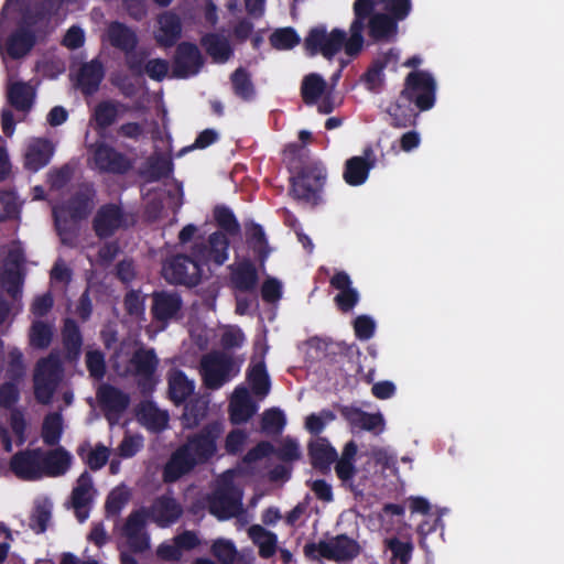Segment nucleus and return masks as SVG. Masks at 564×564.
Segmentation results:
<instances>
[{"mask_svg": "<svg viewBox=\"0 0 564 564\" xmlns=\"http://www.w3.org/2000/svg\"><path fill=\"white\" fill-rule=\"evenodd\" d=\"M371 9L370 0H356L354 3L355 19L349 26L348 34L339 29L327 31L325 28H315L305 39V50L311 55L319 53L328 59L341 50L348 56L357 55L364 45V20Z\"/></svg>", "mask_w": 564, "mask_h": 564, "instance_id": "f257e3e1", "label": "nucleus"}, {"mask_svg": "<svg viewBox=\"0 0 564 564\" xmlns=\"http://www.w3.org/2000/svg\"><path fill=\"white\" fill-rule=\"evenodd\" d=\"M223 432L220 423L208 425L202 433L196 434L178 447L166 463L163 470L165 482H174L189 473L196 465L212 458L217 449L216 440Z\"/></svg>", "mask_w": 564, "mask_h": 564, "instance_id": "f03ea898", "label": "nucleus"}, {"mask_svg": "<svg viewBox=\"0 0 564 564\" xmlns=\"http://www.w3.org/2000/svg\"><path fill=\"white\" fill-rule=\"evenodd\" d=\"M241 470H227L217 481L209 502L210 512L220 520L238 514L241 510V489L237 482Z\"/></svg>", "mask_w": 564, "mask_h": 564, "instance_id": "7ed1b4c3", "label": "nucleus"}, {"mask_svg": "<svg viewBox=\"0 0 564 564\" xmlns=\"http://www.w3.org/2000/svg\"><path fill=\"white\" fill-rule=\"evenodd\" d=\"M158 365L153 350H144L137 344H122L113 357V367L118 375L150 377Z\"/></svg>", "mask_w": 564, "mask_h": 564, "instance_id": "20e7f679", "label": "nucleus"}, {"mask_svg": "<svg viewBox=\"0 0 564 564\" xmlns=\"http://www.w3.org/2000/svg\"><path fill=\"white\" fill-rule=\"evenodd\" d=\"M307 557H325L336 562L351 561L360 553L358 542L345 534L336 535L318 543H310L304 546Z\"/></svg>", "mask_w": 564, "mask_h": 564, "instance_id": "39448f33", "label": "nucleus"}, {"mask_svg": "<svg viewBox=\"0 0 564 564\" xmlns=\"http://www.w3.org/2000/svg\"><path fill=\"white\" fill-rule=\"evenodd\" d=\"M93 207L90 194L77 197L69 206L55 207L53 215L61 240L72 243L77 220L86 217Z\"/></svg>", "mask_w": 564, "mask_h": 564, "instance_id": "423d86ee", "label": "nucleus"}, {"mask_svg": "<svg viewBox=\"0 0 564 564\" xmlns=\"http://www.w3.org/2000/svg\"><path fill=\"white\" fill-rule=\"evenodd\" d=\"M239 370L240 364H236L226 354H209L200 362V373L206 387L209 389L220 388L225 382L234 378Z\"/></svg>", "mask_w": 564, "mask_h": 564, "instance_id": "0eeeda50", "label": "nucleus"}, {"mask_svg": "<svg viewBox=\"0 0 564 564\" xmlns=\"http://www.w3.org/2000/svg\"><path fill=\"white\" fill-rule=\"evenodd\" d=\"M23 253L20 245L0 248V283L13 297L21 292Z\"/></svg>", "mask_w": 564, "mask_h": 564, "instance_id": "6e6552de", "label": "nucleus"}, {"mask_svg": "<svg viewBox=\"0 0 564 564\" xmlns=\"http://www.w3.org/2000/svg\"><path fill=\"white\" fill-rule=\"evenodd\" d=\"M61 365L57 357L51 356L37 362L34 372V394L39 402L47 404L61 380Z\"/></svg>", "mask_w": 564, "mask_h": 564, "instance_id": "1a4fd4ad", "label": "nucleus"}, {"mask_svg": "<svg viewBox=\"0 0 564 564\" xmlns=\"http://www.w3.org/2000/svg\"><path fill=\"white\" fill-rule=\"evenodd\" d=\"M162 272L171 283L194 285L205 274L206 268L194 256H177L164 263Z\"/></svg>", "mask_w": 564, "mask_h": 564, "instance_id": "9d476101", "label": "nucleus"}, {"mask_svg": "<svg viewBox=\"0 0 564 564\" xmlns=\"http://www.w3.org/2000/svg\"><path fill=\"white\" fill-rule=\"evenodd\" d=\"M403 94L415 102L421 110L433 107L435 98V82L425 72H414L406 77Z\"/></svg>", "mask_w": 564, "mask_h": 564, "instance_id": "9b49d317", "label": "nucleus"}, {"mask_svg": "<svg viewBox=\"0 0 564 564\" xmlns=\"http://www.w3.org/2000/svg\"><path fill=\"white\" fill-rule=\"evenodd\" d=\"M229 240L224 231L212 234L206 243L195 245L192 256L199 259L205 268L209 263L221 265L228 259Z\"/></svg>", "mask_w": 564, "mask_h": 564, "instance_id": "f8f14e48", "label": "nucleus"}, {"mask_svg": "<svg viewBox=\"0 0 564 564\" xmlns=\"http://www.w3.org/2000/svg\"><path fill=\"white\" fill-rule=\"evenodd\" d=\"M302 96L307 105L316 104L321 113H329L336 106L326 82L317 74H310L304 78Z\"/></svg>", "mask_w": 564, "mask_h": 564, "instance_id": "ddd939ff", "label": "nucleus"}, {"mask_svg": "<svg viewBox=\"0 0 564 564\" xmlns=\"http://www.w3.org/2000/svg\"><path fill=\"white\" fill-rule=\"evenodd\" d=\"M268 347L264 338H259L254 344V356L251 359L248 379L256 395L263 399L270 391V380L265 370L264 355Z\"/></svg>", "mask_w": 564, "mask_h": 564, "instance_id": "4468645a", "label": "nucleus"}, {"mask_svg": "<svg viewBox=\"0 0 564 564\" xmlns=\"http://www.w3.org/2000/svg\"><path fill=\"white\" fill-rule=\"evenodd\" d=\"M96 492L91 476L87 471H84L77 478L70 497L72 507L79 522H84L88 519L89 506Z\"/></svg>", "mask_w": 564, "mask_h": 564, "instance_id": "2eb2a0df", "label": "nucleus"}, {"mask_svg": "<svg viewBox=\"0 0 564 564\" xmlns=\"http://www.w3.org/2000/svg\"><path fill=\"white\" fill-rule=\"evenodd\" d=\"M54 153V145L44 138H31L25 142L23 165L31 172H37L48 164Z\"/></svg>", "mask_w": 564, "mask_h": 564, "instance_id": "dca6fc26", "label": "nucleus"}, {"mask_svg": "<svg viewBox=\"0 0 564 564\" xmlns=\"http://www.w3.org/2000/svg\"><path fill=\"white\" fill-rule=\"evenodd\" d=\"M147 513L144 510L132 512L122 528V535L134 552H142L150 546L149 535L145 532Z\"/></svg>", "mask_w": 564, "mask_h": 564, "instance_id": "f3484780", "label": "nucleus"}, {"mask_svg": "<svg viewBox=\"0 0 564 564\" xmlns=\"http://www.w3.org/2000/svg\"><path fill=\"white\" fill-rule=\"evenodd\" d=\"M372 3V9L370 13L365 18L364 23L368 20V33L371 39L375 41H384L389 42L395 39L398 34V24L397 22L400 19H397L393 12V18H390L386 13L373 12L375 3L377 0H370Z\"/></svg>", "mask_w": 564, "mask_h": 564, "instance_id": "a211bd4d", "label": "nucleus"}, {"mask_svg": "<svg viewBox=\"0 0 564 564\" xmlns=\"http://www.w3.org/2000/svg\"><path fill=\"white\" fill-rule=\"evenodd\" d=\"M11 469L22 479L33 480L44 477L41 449L26 451L13 456Z\"/></svg>", "mask_w": 564, "mask_h": 564, "instance_id": "6ab92c4d", "label": "nucleus"}, {"mask_svg": "<svg viewBox=\"0 0 564 564\" xmlns=\"http://www.w3.org/2000/svg\"><path fill=\"white\" fill-rule=\"evenodd\" d=\"M182 301L176 293L161 292L153 295L152 313L156 322L161 323V329L167 322L178 318Z\"/></svg>", "mask_w": 564, "mask_h": 564, "instance_id": "aec40b11", "label": "nucleus"}, {"mask_svg": "<svg viewBox=\"0 0 564 564\" xmlns=\"http://www.w3.org/2000/svg\"><path fill=\"white\" fill-rule=\"evenodd\" d=\"M376 159L373 151L367 149L361 156H354L346 162L344 172L345 181L351 186L364 184L369 175V171L375 166Z\"/></svg>", "mask_w": 564, "mask_h": 564, "instance_id": "412c9836", "label": "nucleus"}, {"mask_svg": "<svg viewBox=\"0 0 564 564\" xmlns=\"http://www.w3.org/2000/svg\"><path fill=\"white\" fill-rule=\"evenodd\" d=\"M90 156L97 169L110 172H123L129 167V162L110 147L96 143L90 147Z\"/></svg>", "mask_w": 564, "mask_h": 564, "instance_id": "4be33fe9", "label": "nucleus"}, {"mask_svg": "<svg viewBox=\"0 0 564 564\" xmlns=\"http://www.w3.org/2000/svg\"><path fill=\"white\" fill-rule=\"evenodd\" d=\"M202 56L198 48L189 43H182L177 47L174 74L177 77H188L198 73L202 66Z\"/></svg>", "mask_w": 564, "mask_h": 564, "instance_id": "5701e85b", "label": "nucleus"}, {"mask_svg": "<svg viewBox=\"0 0 564 564\" xmlns=\"http://www.w3.org/2000/svg\"><path fill=\"white\" fill-rule=\"evenodd\" d=\"M258 410L249 392L243 387H237L230 398V420L235 424L247 422Z\"/></svg>", "mask_w": 564, "mask_h": 564, "instance_id": "b1692460", "label": "nucleus"}, {"mask_svg": "<svg viewBox=\"0 0 564 564\" xmlns=\"http://www.w3.org/2000/svg\"><path fill=\"white\" fill-rule=\"evenodd\" d=\"M72 455L63 447L52 451H41V463L44 476L57 477L64 475L72 465Z\"/></svg>", "mask_w": 564, "mask_h": 564, "instance_id": "393cba45", "label": "nucleus"}, {"mask_svg": "<svg viewBox=\"0 0 564 564\" xmlns=\"http://www.w3.org/2000/svg\"><path fill=\"white\" fill-rule=\"evenodd\" d=\"M124 225L120 208L107 205L100 208L95 217L94 227L98 236L108 237Z\"/></svg>", "mask_w": 564, "mask_h": 564, "instance_id": "a878e982", "label": "nucleus"}, {"mask_svg": "<svg viewBox=\"0 0 564 564\" xmlns=\"http://www.w3.org/2000/svg\"><path fill=\"white\" fill-rule=\"evenodd\" d=\"M343 415L354 429H361L376 434L384 430L386 423L381 413L370 414L356 408H345Z\"/></svg>", "mask_w": 564, "mask_h": 564, "instance_id": "bb28decb", "label": "nucleus"}, {"mask_svg": "<svg viewBox=\"0 0 564 564\" xmlns=\"http://www.w3.org/2000/svg\"><path fill=\"white\" fill-rule=\"evenodd\" d=\"M182 25L178 17L172 12H164L158 18L154 39L162 46H172L180 37Z\"/></svg>", "mask_w": 564, "mask_h": 564, "instance_id": "cd10ccee", "label": "nucleus"}, {"mask_svg": "<svg viewBox=\"0 0 564 564\" xmlns=\"http://www.w3.org/2000/svg\"><path fill=\"white\" fill-rule=\"evenodd\" d=\"M332 285L339 291L335 302L344 312L352 310L359 301L358 291L351 286V280L346 272H337L330 281Z\"/></svg>", "mask_w": 564, "mask_h": 564, "instance_id": "c85d7f7f", "label": "nucleus"}, {"mask_svg": "<svg viewBox=\"0 0 564 564\" xmlns=\"http://www.w3.org/2000/svg\"><path fill=\"white\" fill-rule=\"evenodd\" d=\"M182 507L171 497L158 499L151 508V518L160 527H167L182 514Z\"/></svg>", "mask_w": 564, "mask_h": 564, "instance_id": "c756f323", "label": "nucleus"}, {"mask_svg": "<svg viewBox=\"0 0 564 564\" xmlns=\"http://www.w3.org/2000/svg\"><path fill=\"white\" fill-rule=\"evenodd\" d=\"M98 398L107 411L108 420L111 423L117 420L118 414L128 405V397L109 386L100 387Z\"/></svg>", "mask_w": 564, "mask_h": 564, "instance_id": "7c9ffc66", "label": "nucleus"}, {"mask_svg": "<svg viewBox=\"0 0 564 564\" xmlns=\"http://www.w3.org/2000/svg\"><path fill=\"white\" fill-rule=\"evenodd\" d=\"M53 502L46 496L35 498L30 517V528L36 533H43L52 522Z\"/></svg>", "mask_w": 564, "mask_h": 564, "instance_id": "2f4dec72", "label": "nucleus"}, {"mask_svg": "<svg viewBox=\"0 0 564 564\" xmlns=\"http://www.w3.org/2000/svg\"><path fill=\"white\" fill-rule=\"evenodd\" d=\"M102 77L104 69L101 64L98 61H91L82 65L76 75V80L83 93L90 95L97 90Z\"/></svg>", "mask_w": 564, "mask_h": 564, "instance_id": "473e14b6", "label": "nucleus"}, {"mask_svg": "<svg viewBox=\"0 0 564 564\" xmlns=\"http://www.w3.org/2000/svg\"><path fill=\"white\" fill-rule=\"evenodd\" d=\"M138 421L148 430L158 432L167 426L169 415L152 402H144L138 409Z\"/></svg>", "mask_w": 564, "mask_h": 564, "instance_id": "72a5a7b5", "label": "nucleus"}, {"mask_svg": "<svg viewBox=\"0 0 564 564\" xmlns=\"http://www.w3.org/2000/svg\"><path fill=\"white\" fill-rule=\"evenodd\" d=\"M8 97L17 109L26 110L35 98V87L31 83L11 80L8 86Z\"/></svg>", "mask_w": 564, "mask_h": 564, "instance_id": "f704fd0d", "label": "nucleus"}, {"mask_svg": "<svg viewBox=\"0 0 564 564\" xmlns=\"http://www.w3.org/2000/svg\"><path fill=\"white\" fill-rule=\"evenodd\" d=\"M105 39L113 46L123 51L134 48L137 44L135 34L121 23H111L106 32Z\"/></svg>", "mask_w": 564, "mask_h": 564, "instance_id": "c9c22d12", "label": "nucleus"}, {"mask_svg": "<svg viewBox=\"0 0 564 564\" xmlns=\"http://www.w3.org/2000/svg\"><path fill=\"white\" fill-rule=\"evenodd\" d=\"M248 534L259 547V554L262 557H270L276 552L278 536L274 533L256 524L249 528Z\"/></svg>", "mask_w": 564, "mask_h": 564, "instance_id": "e433bc0d", "label": "nucleus"}, {"mask_svg": "<svg viewBox=\"0 0 564 564\" xmlns=\"http://www.w3.org/2000/svg\"><path fill=\"white\" fill-rule=\"evenodd\" d=\"M169 389L171 399L181 403L194 392L195 383L182 371L174 370L169 375Z\"/></svg>", "mask_w": 564, "mask_h": 564, "instance_id": "4c0bfd02", "label": "nucleus"}, {"mask_svg": "<svg viewBox=\"0 0 564 564\" xmlns=\"http://www.w3.org/2000/svg\"><path fill=\"white\" fill-rule=\"evenodd\" d=\"M314 182L311 183V175L303 174L294 178L292 189L296 197L308 199L322 185L326 177L325 171L318 169L313 175Z\"/></svg>", "mask_w": 564, "mask_h": 564, "instance_id": "58836bf2", "label": "nucleus"}, {"mask_svg": "<svg viewBox=\"0 0 564 564\" xmlns=\"http://www.w3.org/2000/svg\"><path fill=\"white\" fill-rule=\"evenodd\" d=\"M11 435L7 432L2 433L4 447L10 452L13 445H21L25 441L26 422L22 413L14 411L10 416Z\"/></svg>", "mask_w": 564, "mask_h": 564, "instance_id": "ea45409f", "label": "nucleus"}, {"mask_svg": "<svg viewBox=\"0 0 564 564\" xmlns=\"http://www.w3.org/2000/svg\"><path fill=\"white\" fill-rule=\"evenodd\" d=\"M313 465L319 468L328 467L337 457V452L325 438H317L310 445Z\"/></svg>", "mask_w": 564, "mask_h": 564, "instance_id": "a19ab883", "label": "nucleus"}, {"mask_svg": "<svg viewBox=\"0 0 564 564\" xmlns=\"http://www.w3.org/2000/svg\"><path fill=\"white\" fill-rule=\"evenodd\" d=\"M53 335L54 326L52 323L34 319L29 333L30 345L35 348H46L51 344Z\"/></svg>", "mask_w": 564, "mask_h": 564, "instance_id": "79ce46f5", "label": "nucleus"}, {"mask_svg": "<svg viewBox=\"0 0 564 564\" xmlns=\"http://www.w3.org/2000/svg\"><path fill=\"white\" fill-rule=\"evenodd\" d=\"M33 44V35L29 31L20 29L8 40L6 51L11 57L19 58L26 55Z\"/></svg>", "mask_w": 564, "mask_h": 564, "instance_id": "37998d69", "label": "nucleus"}, {"mask_svg": "<svg viewBox=\"0 0 564 564\" xmlns=\"http://www.w3.org/2000/svg\"><path fill=\"white\" fill-rule=\"evenodd\" d=\"M78 454L91 469H100L107 463L110 451L101 444L91 446L86 443L78 448Z\"/></svg>", "mask_w": 564, "mask_h": 564, "instance_id": "c03bdc74", "label": "nucleus"}, {"mask_svg": "<svg viewBox=\"0 0 564 564\" xmlns=\"http://www.w3.org/2000/svg\"><path fill=\"white\" fill-rule=\"evenodd\" d=\"M126 112V107L118 102L104 101L96 106L94 118L99 127L112 124Z\"/></svg>", "mask_w": 564, "mask_h": 564, "instance_id": "a18cd8bd", "label": "nucleus"}, {"mask_svg": "<svg viewBox=\"0 0 564 564\" xmlns=\"http://www.w3.org/2000/svg\"><path fill=\"white\" fill-rule=\"evenodd\" d=\"M208 401L204 398H195L191 400L184 409L182 422L184 427L192 429L198 425L206 416Z\"/></svg>", "mask_w": 564, "mask_h": 564, "instance_id": "49530a36", "label": "nucleus"}, {"mask_svg": "<svg viewBox=\"0 0 564 564\" xmlns=\"http://www.w3.org/2000/svg\"><path fill=\"white\" fill-rule=\"evenodd\" d=\"M64 429L63 416L61 413H48L42 424V438L45 444L54 445L61 440Z\"/></svg>", "mask_w": 564, "mask_h": 564, "instance_id": "de8ad7c7", "label": "nucleus"}, {"mask_svg": "<svg viewBox=\"0 0 564 564\" xmlns=\"http://www.w3.org/2000/svg\"><path fill=\"white\" fill-rule=\"evenodd\" d=\"M203 44L216 62H226L231 54L229 43L224 36L208 35L203 40Z\"/></svg>", "mask_w": 564, "mask_h": 564, "instance_id": "09e8293b", "label": "nucleus"}, {"mask_svg": "<svg viewBox=\"0 0 564 564\" xmlns=\"http://www.w3.org/2000/svg\"><path fill=\"white\" fill-rule=\"evenodd\" d=\"M356 454L357 445L354 442H349L346 444L341 457L336 464V474L344 481L350 480L355 475V466L352 460Z\"/></svg>", "mask_w": 564, "mask_h": 564, "instance_id": "8fccbe9b", "label": "nucleus"}, {"mask_svg": "<svg viewBox=\"0 0 564 564\" xmlns=\"http://www.w3.org/2000/svg\"><path fill=\"white\" fill-rule=\"evenodd\" d=\"M212 552L221 564H234L238 556L234 542L228 539L215 540L212 545Z\"/></svg>", "mask_w": 564, "mask_h": 564, "instance_id": "3c124183", "label": "nucleus"}, {"mask_svg": "<svg viewBox=\"0 0 564 564\" xmlns=\"http://www.w3.org/2000/svg\"><path fill=\"white\" fill-rule=\"evenodd\" d=\"M234 280L238 288L249 290L257 283V272L252 263L242 262L238 264L234 272Z\"/></svg>", "mask_w": 564, "mask_h": 564, "instance_id": "603ef678", "label": "nucleus"}, {"mask_svg": "<svg viewBox=\"0 0 564 564\" xmlns=\"http://www.w3.org/2000/svg\"><path fill=\"white\" fill-rule=\"evenodd\" d=\"M285 415L279 409L267 410L262 415V431L267 434H278L285 425Z\"/></svg>", "mask_w": 564, "mask_h": 564, "instance_id": "864d4df0", "label": "nucleus"}, {"mask_svg": "<svg viewBox=\"0 0 564 564\" xmlns=\"http://www.w3.org/2000/svg\"><path fill=\"white\" fill-rule=\"evenodd\" d=\"M130 499V490L126 486L116 487L108 496L106 509L109 514H117Z\"/></svg>", "mask_w": 564, "mask_h": 564, "instance_id": "5fc2aeb1", "label": "nucleus"}, {"mask_svg": "<svg viewBox=\"0 0 564 564\" xmlns=\"http://www.w3.org/2000/svg\"><path fill=\"white\" fill-rule=\"evenodd\" d=\"M278 50H290L300 43V36L291 28L276 30L270 37Z\"/></svg>", "mask_w": 564, "mask_h": 564, "instance_id": "6e6d98bb", "label": "nucleus"}, {"mask_svg": "<svg viewBox=\"0 0 564 564\" xmlns=\"http://www.w3.org/2000/svg\"><path fill=\"white\" fill-rule=\"evenodd\" d=\"M387 546L392 552L391 564H408L411 558L412 544L409 542H402L398 539H390L387 542Z\"/></svg>", "mask_w": 564, "mask_h": 564, "instance_id": "4d7b16f0", "label": "nucleus"}, {"mask_svg": "<svg viewBox=\"0 0 564 564\" xmlns=\"http://www.w3.org/2000/svg\"><path fill=\"white\" fill-rule=\"evenodd\" d=\"M335 420V414L329 410L310 414L305 420V427L314 434L321 433L324 427Z\"/></svg>", "mask_w": 564, "mask_h": 564, "instance_id": "13d9d810", "label": "nucleus"}, {"mask_svg": "<svg viewBox=\"0 0 564 564\" xmlns=\"http://www.w3.org/2000/svg\"><path fill=\"white\" fill-rule=\"evenodd\" d=\"M63 336L65 345L69 352L77 356L82 346V337L79 335L76 324L73 321H65Z\"/></svg>", "mask_w": 564, "mask_h": 564, "instance_id": "bf43d9fd", "label": "nucleus"}, {"mask_svg": "<svg viewBox=\"0 0 564 564\" xmlns=\"http://www.w3.org/2000/svg\"><path fill=\"white\" fill-rule=\"evenodd\" d=\"M232 85L235 93L245 99L253 95V86L250 78L242 69H238L234 73Z\"/></svg>", "mask_w": 564, "mask_h": 564, "instance_id": "052dcab7", "label": "nucleus"}, {"mask_svg": "<svg viewBox=\"0 0 564 564\" xmlns=\"http://www.w3.org/2000/svg\"><path fill=\"white\" fill-rule=\"evenodd\" d=\"M143 447V438L140 435H127L118 447L119 455L123 458L134 456Z\"/></svg>", "mask_w": 564, "mask_h": 564, "instance_id": "680f3d73", "label": "nucleus"}, {"mask_svg": "<svg viewBox=\"0 0 564 564\" xmlns=\"http://www.w3.org/2000/svg\"><path fill=\"white\" fill-rule=\"evenodd\" d=\"M356 336L361 340L372 337L376 328V322L367 315L358 316L354 322Z\"/></svg>", "mask_w": 564, "mask_h": 564, "instance_id": "e2e57ef3", "label": "nucleus"}, {"mask_svg": "<svg viewBox=\"0 0 564 564\" xmlns=\"http://www.w3.org/2000/svg\"><path fill=\"white\" fill-rule=\"evenodd\" d=\"M86 364L90 375L97 379L105 375V358L98 350H89L86 354Z\"/></svg>", "mask_w": 564, "mask_h": 564, "instance_id": "0e129e2a", "label": "nucleus"}, {"mask_svg": "<svg viewBox=\"0 0 564 564\" xmlns=\"http://www.w3.org/2000/svg\"><path fill=\"white\" fill-rule=\"evenodd\" d=\"M215 218L218 225L226 231L228 235H236L239 230V226L234 217V215L226 208H216Z\"/></svg>", "mask_w": 564, "mask_h": 564, "instance_id": "69168bd1", "label": "nucleus"}, {"mask_svg": "<svg viewBox=\"0 0 564 564\" xmlns=\"http://www.w3.org/2000/svg\"><path fill=\"white\" fill-rule=\"evenodd\" d=\"M249 239L253 250L261 257L268 256L269 250L267 248V241L264 238L263 229L260 226H252L249 231Z\"/></svg>", "mask_w": 564, "mask_h": 564, "instance_id": "338daca9", "label": "nucleus"}, {"mask_svg": "<svg viewBox=\"0 0 564 564\" xmlns=\"http://www.w3.org/2000/svg\"><path fill=\"white\" fill-rule=\"evenodd\" d=\"M144 72L150 78L162 80L169 73V63L161 58L150 59L144 66Z\"/></svg>", "mask_w": 564, "mask_h": 564, "instance_id": "774afa93", "label": "nucleus"}]
</instances>
